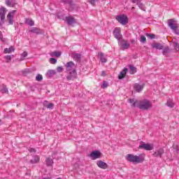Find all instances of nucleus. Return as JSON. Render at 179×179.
<instances>
[{"label": "nucleus", "instance_id": "f8f14e48", "mask_svg": "<svg viewBox=\"0 0 179 179\" xmlns=\"http://www.w3.org/2000/svg\"><path fill=\"white\" fill-rule=\"evenodd\" d=\"M90 157H92V160H96V159H100L101 157V152L99 151H93L90 153Z\"/></svg>", "mask_w": 179, "mask_h": 179}, {"label": "nucleus", "instance_id": "f704fd0d", "mask_svg": "<svg viewBox=\"0 0 179 179\" xmlns=\"http://www.w3.org/2000/svg\"><path fill=\"white\" fill-rule=\"evenodd\" d=\"M36 80H37V82H41V80H43V76L38 74L36 77Z\"/></svg>", "mask_w": 179, "mask_h": 179}, {"label": "nucleus", "instance_id": "bb28decb", "mask_svg": "<svg viewBox=\"0 0 179 179\" xmlns=\"http://www.w3.org/2000/svg\"><path fill=\"white\" fill-rule=\"evenodd\" d=\"M55 73H57L55 70H49L47 72L46 76L48 78H52V76H54V75H55Z\"/></svg>", "mask_w": 179, "mask_h": 179}, {"label": "nucleus", "instance_id": "5701e85b", "mask_svg": "<svg viewBox=\"0 0 179 179\" xmlns=\"http://www.w3.org/2000/svg\"><path fill=\"white\" fill-rule=\"evenodd\" d=\"M169 53H170V48L169 46H166L162 50V54L163 55H165V57H169Z\"/></svg>", "mask_w": 179, "mask_h": 179}, {"label": "nucleus", "instance_id": "e433bc0d", "mask_svg": "<svg viewBox=\"0 0 179 179\" xmlns=\"http://www.w3.org/2000/svg\"><path fill=\"white\" fill-rule=\"evenodd\" d=\"M26 57H27V52L24 51L21 55V61H23V59H24V58H26Z\"/></svg>", "mask_w": 179, "mask_h": 179}, {"label": "nucleus", "instance_id": "f257e3e1", "mask_svg": "<svg viewBox=\"0 0 179 179\" xmlns=\"http://www.w3.org/2000/svg\"><path fill=\"white\" fill-rule=\"evenodd\" d=\"M126 159L130 163H136V164H139V163H142L145 160V154H140L138 156L128 154L126 157Z\"/></svg>", "mask_w": 179, "mask_h": 179}, {"label": "nucleus", "instance_id": "f03ea898", "mask_svg": "<svg viewBox=\"0 0 179 179\" xmlns=\"http://www.w3.org/2000/svg\"><path fill=\"white\" fill-rule=\"evenodd\" d=\"M137 103V108L140 110H143L144 111H148L149 108H152V103L148 99L139 100Z\"/></svg>", "mask_w": 179, "mask_h": 179}, {"label": "nucleus", "instance_id": "dca6fc26", "mask_svg": "<svg viewBox=\"0 0 179 179\" xmlns=\"http://www.w3.org/2000/svg\"><path fill=\"white\" fill-rule=\"evenodd\" d=\"M133 3H136V5L138 6L141 10L146 11V9H145V4L141 2V0H132Z\"/></svg>", "mask_w": 179, "mask_h": 179}, {"label": "nucleus", "instance_id": "3c124183", "mask_svg": "<svg viewBox=\"0 0 179 179\" xmlns=\"http://www.w3.org/2000/svg\"><path fill=\"white\" fill-rule=\"evenodd\" d=\"M101 75H102V76H106V71H103L101 72Z\"/></svg>", "mask_w": 179, "mask_h": 179}, {"label": "nucleus", "instance_id": "49530a36", "mask_svg": "<svg viewBox=\"0 0 179 179\" xmlns=\"http://www.w3.org/2000/svg\"><path fill=\"white\" fill-rule=\"evenodd\" d=\"M1 93H8V88L3 87V89L1 90Z\"/></svg>", "mask_w": 179, "mask_h": 179}, {"label": "nucleus", "instance_id": "9d476101", "mask_svg": "<svg viewBox=\"0 0 179 179\" xmlns=\"http://www.w3.org/2000/svg\"><path fill=\"white\" fill-rule=\"evenodd\" d=\"M78 76L76 69H73L72 71L69 72V75L66 77L67 80H75Z\"/></svg>", "mask_w": 179, "mask_h": 179}, {"label": "nucleus", "instance_id": "a878e982", "mask_svg": "<svg viewBox=\"0 0 179 179\" xmlns=\"http://www.w3.org/2000/svg\"><path fill=\"white\" fill-rule=\"evenodd\" d=\"M137 101H139V100L135 101V99H129V103L131 104V107H138V103H136Z\"/></svg>", "mask_w": 179, "mask_h": 179}, {"label": "nucleus", "instance_id": "4c0bfd02", "mask_svg": "<svg viewBox=\"0 0 179 179\" xmlns=\"http://www.w3.org/2000/svg\"><path fill=\"white\" fill-rule=\"evenodd\" d=\"M52 55L59 57V56L61 55V52L55 51L52 52Z\"/></svg>", "mask_w": 179, "mask_h": 179}, {"label": "nucleus", "instance_id": "ea45409f", "mask_svg": "<svg viewBox=\"0 0 179 179\" xmlns=\"http://www.w3.org/2000/svg\"><path fill=\"white\" fill-rule=\"evenodd\" d=\"M49 62L54 65V64H57V59L50 58Z\"/></svg>", "mask_w": 179, "mask_h": 179}, {"label": "nucleus", "instance_id": "4468645a", "mask_svg": "<svg viewBox=\"0 0 179 179\" xmlns=\"http://www.w3.org/2000/svg\"><path fill=\"white\" fill-rule=\"evenodd\" d=\"M163 155H164V150L163 148H159L152 154V156H154V157H162Z\"/></svg>", "mask_w": 179, "mask_h": 179}, {"label": "nucleus", "instance_id": "9b49d317", "mask_svg": "<svg viewBox=\"0 0 179 179\" xmlns=\"http://www.w3.org/2000/svg\"><path fill=\"white\" fill-rule=\"evenodd\" d=\"M71 57L73 59H74L76 62H80L82 59V54L80 53H76V52H72L71 53Z\"/></svg>", "mask_w": 179, "mask_h": 179}, {"label": "nucleus", "instance_id": "864d4df0", "mask_svg": "<svg viewBox=\"0 0 179 179\" xmlns=\"http://www.w3.org/2000/svg\"><path fill=\"white\" fill-rule=\"evenodd\" d=\"M132 9H135V7H132Z\"/></svg>", "mask_w": 179, "mask_h": 179}, {"label": "nucleus", "instance_id": "4be33fe9", "mask_svg": "<svg viewBox=\"0 0 179 179\" xmlns=\"http://www.w3.org/2000/svg\"><path fill=\"white\" fill-rule=\"evenodd\" d=\"M99 56L100 58V61L101 62H102V64H106V62H107V59L106 58V57H104V53L100 52L99 53Z\"/></svg>", "mask_w": 179, "mask_h": 179}, {"label": "nucleus", "instance_id": "09e8293b", "mask_svg": "<svg viewBox=\"0 0 179 179\" xmlns=\"http://www.w3.org/2000/svg\"><path fill=\"white\" fill-rule=\"evenodd\" d=\"M29 152H30V153H36V149L34 148H30L29 150Z\"/></svg>", "mask_w": 179, "mask_h": 179}, {"label": "nucleus", "instance_id": "6ab92c4d", "mask_svg": "<svg viewBox=\"0 0 179 179\" xmlns=\"http://www.w3.org/2000/svg\"><path fill=\"white\" fill-rule=\"evenodd\" d=\"M152 48H155L156 50H163V45L159 43H155L151 45Z\"/></svg>", "mask_w": 179, "mask_h": 179}, {"label": "nucleus", "instance_id": "473e14b6", "mask_svg": "<svg viewBox=\"0 0 179 179\" xmlns=\"http://www.w3.org/2000/svg\"><path fill=\"white\" fill-rule=\"evenodd\" d=\"M25 23L31 27L34 24V21H33L31 19H27Z\"/></svg>", "mask_w": 179, "mask_h": 179}, {"label": "nucleus", "instance_id": "6e6552de", "mask_svg": "<svg viewBox=\"0 0 179 179\" xmlns=\"http://www.w3.org/2000/svg\"><path fill=\"white\" fill-rule=\"evenodd\" d=\"M118 44L123 50H128L130 47V44L128 43V41L122 38L118 41Z\"/></svg>", "mask_w": 179, "mask_h": 179}, {"label": "nucleus", "instance_id": "de8ad7c7", "mask_svg": "<svg viewBox=\"0 0 179 179\" xmlns=\"http://www.w3.org/2000/svg\"><path fill=\"white\" fill-rule=\"evenodd\" d=\"M173 31H174L175 34H176L177 36H179V29H178V28H176V29H173Z\"/></svg>", "mask_w": 179, "mask_h": 179}, {"label": "nucleus", "instance_id": "72a5a7b5", "mask_svg": "<svg viewBox=\"0 0 179 179\" xmlns=\"http://www.w3.org/2000/svg\"><path fill=\"white\" fill-rule=\"evenodd\" d=\"M12 57H13V55L10 56V55H7L4 57V59H6V62H10L11 59H12Z\"/></svg>", "mask_w": 179, "mask_h": 179}, {"label": "nucleus", "instance_id": "a19ab883", "mask_svg": "<svg viewBox=\"0 0 179 179\" xmlns=\"http://www.w3.org/2000/svg\"><path fill=\"white\" fill-rule=\"evenodd\" d=\"M141 43H146V37L143 35L141 36Z\"/></svg>", "mask_w": 179, "mask_h": 179}, {"label": "nucleus", "instance_id": "5fc2aeb1", "mask_svg": "<svg viewBox=\"0 0 179 179\" xmlns=\"http://www.w3.org/2000/svg\"><path fill=\"white\" fill-rule=\"evenodd\" d=\"M1 120H0V122H1Z\"/></svg>", "mask_w": 179, "mask_h": 179}, {"label": "nucleus", "instance_id": "cd10ccee", "mask_svg": "<svg viewBox=\"0 0 179 179\" xmlns=\"http://www.w3.org/2000/svg\"><path fill=\"white\" fill-rule=\"evenodd\" d=\"M44 107H46L47 108H54V103H48V101H44L43 102Z\"/></svg>", "mask_w": 179, "mask_h": 179}, {"label": "nucleus", "instance_id": "79ce46f5", "mask_svg": "<svg viewBox=\"0 0 179 179\" xmlns=\"http://www.w3.org/2000/svg\"><path fill=\"white\" fill-rule=\"evenodd\" d=\"M147 37H149L150 38H155L156 37V35L153 34H146Z\"/></svg>", "mask_w": 179, "mask_h": 179}, {"label": "nucleus", "instance_id": "39448f33", "mask_svg": "<svg viewBox=\"0 0 179 179\" xmlns=\"http://www.w3.org/2000/svg\"><path fill=\"white\" fill-rule=\"evenodd\" d=\"M8 10H6V8L5 7H1L0 8V26H2L5 23L3 20H5V15H6V12Z\"/></svg>", "mask_w": 179, "mask_h": 179}, {"label": "nucleus", "instance_id": "2f4dec72", "mask_svg": "<svg viewBox=\"0 0 179 179\" xmlns=\"http://www.w3.org/2000/svg\"><path fill=\"white\" fill-rule=\"evenodd\" d=\"M54 164V161L51 158H47L46 159V164L47 166H52Z\"/></svg>", "mask_w": 179, "mask_h": 179}, {"label": "nucleus", "instance_id": "a211bd4d", "mask_svg": "<svg viewBox=\"0 0 179 179\" xmlns=\"http://www.w3.org/2000/svg\"><path fill=\"white\" fill-rule=\"evenodd\" d=\"M127 72H128V69L124 68L122 71H120V74L118 75V79H120V80L124 79L127 75Z\"/></svg>", "mask_w": 179, "mask_h": 179}, {"label": "nucleus", "instance_id": "ddd939ff", "mask_svg": "<svg viewBox=\"0 0 179 179\" xmlns=\"http://www.w3.org/2000/svg\"><path fill=\"white\" fill-rule=\"evenodd\" d=\"M96 165L98 166V167H99V169H102L103 170L108 169V164L101 160L97 161Z\"/></svg>", "mask_w": 179, "mask_h": 179}, {"label": "nucleus", "instance_id": "603ef678", "mask_svg": "<svg viewBox=\"0 0 179 179\" xmlns=\"http://www.w3.org/2000/svg\"><path fill=\"white\" fill-rule=\"evenodd\" d=\"M43 179H51V178L47 177V178H43Z\"/></svg>", "mask_w": 179, "mask_h": 179}, {"label": "nucleus", "instance_id": "58836bf2", "mask_svg": "<svg viewBox=\"0 0 179 179\" xmlns=\"http://www.w3.org/2000/svg\"><path fill=\"white\" fill-rule=\"evenodd\" d=\"M99 0H89V2L92 6H94L96 5V2H98Z\"/></svg>", "mask_w": 179, "mask_h": 179}, {"label": "nucleus", "instance_id": "412c9836", "mask_svg": "<svg viewBox=\"0 0 179 179\" xmlns=\"http://www.w3.org/2000/svg\"><path fill=\"white\" fill-rule=\"evenodd\" d=\"M30 33H34L35 34H41V29L37 27H33L31 30H29Z\"/></svg>", "mask_w": 179, "mask_h": 179}, {"label": "nucleus", "instance_id": "20e7f679", "mask_svg": "<svg viewBox=\"0 0 179 179\" xmlns=\"http://www.w3.org/2000/svg\"><path fill=\"white\" fill-rule=\"evenodd\" d=\"M116 20H117L120 24L125 26V24L128 23V17H127L125 15H117L116 17Z\"/></svg>", "mask_w": 179, "mask_h": 179}, {"label": "nucleus", "instance_id": "b1692460", "mask_svg": "<svg viewBox=\"0 0 179 179\" xmlns=\"http://www.w3.org/2000/svg\"><path fill=\"white\" fill-rule=\"evenodd\" d=\"M15 52V47L10 46L8 48L4 49V54H10V52Z\"/></svg>", "mask_w": 179, "mask_h": 179}, {"label": "nucleus", "instance_id": "aec40b11", "mask_svg": "<svg viewBox=\"0 0 179 179\" xmlns=\"http://www.w3.org/2000/svg\"><path fill=\"white\" fill-rule=\"evenodd\" d=\"M134 90H136V92H142V90H143V85H141L140 84L136 83L134 85Z\"/></svg>", "mask_w": 179, "mask_h": 179}, {"label": "nucleus", "instance_id": "c03bdc74", "mask_svg": "<svg viewBox=\"0 0 179 179\" xmlns=\"http://www.w3.org/2000/svg\"><path fill=\"white\" fill-rule=\"evenodd\" d=\"M22 73H23V75H27V73H30V70L27 69L22 71Z\"/></svg>", "mask_w": 179, "mask_h": 179}, {"label": "nucleus", "instance_id": "a18cd8bd", "mask_svg": "<svg viewBox=\"0 0 179 179\" xmlns=\"http://www.w3.org/2000/svg\"><path fill=\"white\" fill-rule=\"evenodd\" d=\"M108 86V83L106 81H103L102 87L103 89H106V87H107Z\"/></svg>", "mask_w": 179, "mask_h": 179}, {"label": "nucleus", "instance_id": "393cba45", "mask_svg": "<svg viewBox=\"0 0 179 179\" xmlns=\"http://www.w3.org/2000/svg\"><path fill=\"white\" fill-rule=\"evenodd\" d=\"M66 20L67 22V24L69 25L73 24V23H75V18L72 17H66Z\"/></svg>", "mask_w": 179, "mask_h": 179}, {"label": "nucleus", "instance_id": "423d86ee", "mask_svg": "<svg viewBox=\"0 0 179 179\" xmlns=\"http://www.w3.org/2000/svg\"><path fill=\"white\" fill-rule=\"evenodd\" d=\"M153 145L145 143L143 141H141V144L138 146V149H143V150H153Z\"/></svg>", "mask_w": 179, "mask_h": 179}, {"label": "nucleus", "instance_id": "8fccbe9b", "mask_svg": "<svg viewBox=\"0 0 179 179\" xmlns=\"http://www.w3.org/2000/svg\"><path fill=\"white\" fill-rule=\"evenodd\" d=\"M62 66L57 67V72H62Z\"/></svg>", "mask_w": 179, "mask_h": 179}, {"label": "nucleus", "instance_id": "c756f323", "mask_svg": "<svg viewBox=\"0 0 179 179\" xmlns=\"http://www.w3.org/2000/svg\"><path fill=\"white\" fill-rule=\"evenodd\" d=\"M38 162H40V157L38 156H35L33 159L30 160L31 164H36V163H38Z\"/></svg>", "mask_w": 179, "mask_h": 179}, {"label": "nucleus", "instance_id": "37998d69", "mask_svg": "<svg viewBox=\"0 0 179 179\" xmlns=\"http://www.w3.org/2000/svg\"><path fill=\"white\" fill-rule=\"evenodd\" d=\"M12 0H6V5L7 6H12V2H11Z\"/></svg>", "mask_w": 179, "mask_h": 179}, {"label": "nucleus", "instance_id": "1a4fd4ad", "mask_svg": "<svg viewBox=\"0 0 179 179\" xmlns=\"http://www.w3.org/2000/svg\"><path fill=\"white\" fill-rule=\"evenodd\" d=\"M168 26L171 29V30L178 29V24L176 23V20H174V19L168 20Z\"/></svg>", "mask_w": 179, "mask_h": 179}, {"label": "nucleus", "instance_id": "0eeeda50", "mask_svg": "<svg viewBox=\"0 0 179 179\" xmlns=\"http://www.w3.org/2000/svg\"><path fill=\"white\" fill-rule=\"evenodd\" d=\"M113 36L117 41L120 40H122V34H121V28L120 27H116L113 30Z\"/></svg>", "mask_w": 179, "mask_h": 179}, {"label": "nucleus", "instance_id": "7c9ffc66", "mask_svg": "<svg viewBox=\"0 0 179 179\" xmlns=\"http://www.w3.org/2000/svg\"><path fill=\"white\" fill-rule=\"evenodd\" d=\"M166 106L171 108H173V107H174V103H173V100L169 99L167 101Z\"/></svg>", "mask_w": 179, "mask_h": 179}, {"label": "nucleus", "instance_id": "7ed1b4c3", "mask_svg": "<svg viewBox=\"0 0 179 179\" xmlns=\"http://www.w3.org/2000/svg\"><path fill=\"white\" fill-rule=\"evenodd\" d=\"M62 2H63V3H66V5H69V12H72V10H74V9H78V5L75 3L73 0H62Z\"/></svg>", "mask_w": 179, "mask_h": 179}, {"label": "nucleus", "instance_id": "f3484780", "mask_svg": "<svg viewBox=\"0 0 179 179\" xmlns=\"http://www.w3.org/2000/svg\"><path fill=\"white\" fill-rule=\"evenodd\" d=\"M16 13V10H13L10 13H8L7 15V19H8L9 24H13V15Z\"/></svg>", "mask_w": 179, "mask_h": 179}, {"label": "nucleus", "instance_id": "c9c22d12", "mask_svg": "<svg viewBox=\"0 0 179 179\" xmlns=\"http://www.w3.org/2000/svg\"><path fill=\"white\" fill-rule=\"evenodd\" d=\"M173 47H174L175 50H176V51H178L179 50V43L177 42H173Z\"/></svg>", "mask_w": 179, "mask_h": 179}, {"label": "nucleus", "instance_id": "2eb2a0df", "mask_svg": "<svg viewBox=\"0 0 179 179\" xmlns=\"http://www.w3.org/2000/svg\"><path fill=\"white\" fill-rule=\"evenodd\" d=\"M66 71H73V69H76V65L73 62H69L66 64Z\"/></svg>", "mask_w": 179, "mask_h": 179}, {"label": "nucleus", "instance_id": "c85d7f7f", "mask_svg": "<svg viewBox=\"0 0 179 179\" xmlns=\"http://www.w3.org/2000/svg\"><path fill=\"white\" fill-rule=\"evenodd\" d=\"M129 73H131V75H134V73H136V67L130 65L129 66Z\"/></svg>", "mask_w": 179, "mask_h": 179}]
</instances>
